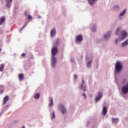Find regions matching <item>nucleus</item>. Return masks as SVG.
<instances>
[{"label":"nucleus","instance_id":"4","mask_svg":"<svg viewBox=\"0 0 128 128\" xmlns=\"http://www.w3.org/2000/svg\"><path fill=\"white\" fill-rule=\"evenodd\" d=\"M84 40V38L82 35H78L76 36V44H80V42H82Z\"/></svg>","mask_w":128,"mask_h":128},{"label":"nucleus","instance_id":"5","mask_svg":"<svg viewBox=\"0 0 128 128\" xmlns=\"http://www.w3.org/2000/svg\"><path fill=\"white\" fill-rule=\"evenodd\" d=\"M58 108L60 112L64 114V106L62 104H60Z\"/></svg>","mask_w":128,"mask_h":128},{"label":"nucleus","instance_id":"24","mask_svg":"<svg viewBox=\"0 0 128 128\" xmlns=\"http://www.w3.org/2000/svg\"><path fill=\"white\" fill-rule=\"evenodd\" d=\"M53 118H56V115L54 114V112H53L52 113V119L53 120Z\"/></svg>","mask_w":128,"mask_h":128},{"label":"nucleus","instance_id":"21","mask_svg":"<svg viewBox=\"0 0 128 128\" xmlns=\"http://www.w3.org/2000/svg\"><path fill=\"white\" fill-rule=\"evenodd\" d=\"M40 93H36V94L34 95V98H36V99L38 100V98H40Z\"/></svg>","mask_w":128,"mask_h":128},{"label":"nucleus","instance_id":"19","mask_svg":"<svg viewBox=\"0 0 128 128\" xmlns=\"http://www.w3.org/2000/svg\"><path fill=\"white\" fill-rule=\"evenodd\" d=\"M4 20H6V18H4V16H2V17L0 18V22H1V24H2V22H4Z\"/></svg>","mask_w":128,"mask_h":128},{"label":"nucleus","instance_id":"16","mask_svg":"<svg viewBox=\"0 0 128 128\" xmlns=\"http://www.w3.org/2000/svg\"><path fill=\"white\" fill-rule=\"evenodd\" d=\"M4 68V64H1L0 65V72H3Z\"/></svg>","mask_w":128,"mask_h":128},{"label":"nucleus","instance_id":"14","mask_svg":"<svg viewBox=\"0 0 128 128\" xmlns=\"http://www.w3.org/2000/svg\"><path fill=\"white\" fill-rule=\"evenodd\" d=\"M122 46H128V38L126 39L124 42L122 43Z\"/></svg>","mask_w":128,"mask_h":128},{"label":"nucleus","instance_id":"13","mask_svg":"<svg viewBox=\"0 0 128 128\" xmlns=\"http://www.w3.org/2000/svg\"><path fill=\"white\" fill-rule=\"evenodd\" d=\"M49 106H50L51 108L54 106V100L52 98H51L50 100V103H49L48 104Z\"/></svg>","mask_w":128,"mask_h":128},{"label":"nucleus","instance_id":"40","mask_svg":"<svg viewBox=\"0 0 128 128\" xmlns=\"http://www.w3.org/2000/svg\"><path fill=\"white\" fill-rule=\"evenodd\" d=\"M124 82H126V80H124Z\"/></svg>","mask_w":128,"mask_h":128},{"label":"nucleus","instance_id":"30","mask_svg":"<svg viewBox=\"0 0 128 128\" xmlns=\"http://www.w3.org/2000/svg\"><path fill=\"white\" fill-rule=\"evenodd\" d=\"M74 78H76H76H78V76H76V74L74 75Z\"/></svg>","mask_w":128,"mask_h":128},{"label":"nucleus","instance_id":"1","mask_svg":"<svg viewBox=\"0 0 128 128\" xmlns=\"http://www.w3.org/2000/svg\"><path fill=\"white\" fill-rule=\"evenodd\" d=\"M58 52V49L56 47H53L51 50L52 54V60H51V66L52 68H54L56 64V58L54 57Z\"/></svg>","mask_w":128,"mask_h":128},{"label":"nucleus","instance_id":"12","mask_svg":"<svg viewBox=\"0 0 128 128\" xmlns=\"http://www.w3.org/2000/svg\"><path fill=\"white\" fill-rule=\"evenodd\" d=\"M19 80H22L24 78V74H18Z\"/></svg>","mask_w":128,"mask_h":128},{"label":"nucleus","instance_id":"36","mask_svg":"<svg viewBox=\"0 0 128 128\" xmlns=\"http://www.w3.org/2000/svg\"><path fill=\"white\" fill-rule=\"evenodd\" d=\"M22 128H26L24 126H22Z\"/></svg>","mask_w":128,"mask_h":128},{"label":"nucleus","instance_id":"31","mask_svg":"<svg viewBox=\"0 0 128 128\" xmlns=\"http://www.w3.org/2000/svg\"><path fill=\"white\" fill-rule=\"evenodd\" d=\"M82 96H83L84 97V98H86V94H85L84 93H83V94H82Z\"/></svg>","mask_w":128,"mask_h":128},{"label":"nucleus","instance_id":"6","mask_svg":"<svg viewBox=\"0 0 128 128\" xmlns=\"http://www.w3.org/2000/svg\"><path fill=\"white\" fill-rule=\"evenodd\" d=\"M6 6L7 8H10L12 6V0H6Z\"/></svg>","mask_w":128,"mask_h":128},{"label":"nucleus","instance_id":"10","mask_svg":"<svg viewBox=\"0 0 128 128\" xmlns=\"http://www.w3.org/2000/svg\"><path fill=\"white\" fill-rule=\"evenodd\" d=\"M102 98V92H98V95L96 97V101L98 102V100H100V98Z\"/></svg>","mask_w":128,"mask_h":128},{"label":"nucleus","instance_id":"39","mask_svg":"<svg viewBox=\"0 0 128 128\" xmlns=\"http://www.w3.org/2000/svg\"><path fill=\"white\" fill-rule=\"evenodd\" d=\"M116 8H118V6H116Z\"/></svg>","mask_w":128,"mask_h":128},{"label":"nucleus","instance_id":"22","mask_svg":"<svg viewBox=\"0 0 128 128\" xmlns=\"http://www.w3.org/2000/svg\"><path fill=\"white\" fill-rule=\"evenodd\" d=\"M60 42V39H57L54 44L56 46H58Z\"/></svg>","mask_w":128,"mask_h":128},{"label":"nucleus","instance_id":"29","mask_svg":"<svg viewBox=\"0 0 128 128\" xmlns=\"http://www.w3.org/2000/svg\"><path fill=\"white\" fill-rule=\"evenodd\" d=\"M4 94V90H0V94Z\"/></svg>","mask_w":128,"mask_h":128},{"label":"nucleus","instance_id":"9","mask_svg":"<svg viewBox=\"0 0 128 128\" xmlns=\"http://www.w3.org/2000/svg\"><path fill=\"white\" fill-rule=\"evenodd\" d=\"M102 114H103V116H106V114H108V108H106V106H104L103 107Z\"/></svg>","mask_w":128,"mask_h":128},{"label":"nucleus","instance_id":"8","mask_svg":"<svg viewBox=\"0 0 128 128\" xmlns=\"http://www.w3.org/2000/svg\"><path fill=\"white\" fill-rule=\"evenodd\" d=\"M8 100H10V97L8 96H6L5 97H4L2 102V104H6V102H8Z\"/></svg>","mask_w":128,"mask_h":128},{"label":"nucleus","instance_id":"42","mask_svg":"<svg viewBox=\"0 0 128 128\" xmlns=\"http://www.w3.org/2000/svg\"><path fill=\"white\" fill-rule=\"evenodd\" d=\"M65 113H66V110H65Z\"/></svg>","mask_w":128,"mask_h":128},{"label":"nucleus","instance_id":"15","mask_svg":"<svg viewBox=\"0 0 128 128\" xmlns=\"http://www.w3.org/2000/svg\"><path fill=\"white\" fill-rule=\"evenodd\" d=\"M126 9H124L123 12L120 14L119 15V16H124V14H126Z\"/></svg>","mask_w":128,"mask_h":128},{"label":"nucleus","instance_id":"2","mask_svg":"<svg viewBox=\"0 0 128 128\" xmlns=\"http://www.w3.org/2000/svg\"><path fill=\"white\" fill-rule=\"evenodd\" d=\"M116 36H119V37L118 39L115 40L116 44H118V42H122V40H124L126 38L128 37V33L126 32H120L116 33Z\"/></svg>","mask_w":128,"mask_h":128},{"label":"nucleus","instance_id":"41","mask_svg":"<svg viewBox=\"0 0 128 128\" xmlns=\"http://www.w3.org/2000/svg\"><path fill=\"white\" fill-rule=\"evenodd\" d=\"M1 25V22H0V26Z\"/></svg>","mask_w":128,"mask_h":128},{"label":"nucleus","instance_id":"17","mask_svg":"<svg viewBox=\"0 0 128 128\" xmlns=\"http://www.w3.org/2000/svg\"><path fill=\"white\" fill-rule=\"evenodd\" d=\"M110 34H106L104 35V39L105 40H108L110 38Z\"/></svg>","mask_w":128,"mask_h":128},{"label":"nucleus","instance_id":"23","mask_svg":"<svg viewBox=\"0 0 128 128\" xmlns=\"http://www.w3.org/2000/svg\"><path fill=\"white\" fill-rule=\"evenodd\" d=\"M95 0H88V2L90 4H94Z\"/></svg>","mask_w":128,"mask_h":128},{"label":"nucleus","instance_id":"3","mask_svg":"<svg viewBox=\"0 0 128 128\" xmlns=\"http://www.w3.org/2000/svg\"><path fill=\"white\" fill-rule=\"evenodd\" d=\"M115 70L116 72H120L122 70V64L120 62L118 61L116 63Z\"/></svg>","mask_w":128,"mask_h":128},{"label":"nucleus","instance_id":"37","mask_svg":"<svg viewBox=\"0 0 128 128\" xmlns=\"http://www.w3.org/2000/svg\"><path fill=\"white\" fill-rule=\"evenodd\" d=\"M2 52V48H0V52Z\"/></svg>","mask_w":128,"mask_h":128},{"label":"nucleus","instance_id":"25","mask_svg":"<svg viewBox=\"0 0 128 128\" xmlns=\"http://www.w3.org/2000/svg\"><path fill=\"white\" fill-rule=\"evenodd\" d=\"M28 20H32V17L30 14L28 15Z\"/></svg>","mask_w":128,"mask_h":128},{"label":"nucleus","instance_id":"35","mask_svg":"<svg viewBox=\"0 0 128 128\" xmlns=\"http://www.w3.org/2000/svg\"><path fill=\"white\" fill-rule=\"evenodd\" d=\"M120 30V28H118V29H117V32H118Z\"/></svg>","mask_w":128,"mask_h":128},{"label":"nucleus","instance_id":"11","mask_svg":"<svg viewBox=\"0 0 128 128\" xmlns=\"http://www.w3.org/2000/svg\"><path fill=\"white\" fill-rule=\"evenodd\" d=\"M112 124H116L118 122V118H112Z\"/></svg>","mask_w":128,"mask_h":128},{"label":"nucleus","instance_id":"32","mask_svg":"<svg viewBox=\"0 0 128 128\" xmlns=\"http://www.w3.org/2000/svg\"><path fill=\"white\" fill-rule=\"evenodd\" d=\"M71 62H74V59H71Z\"/></svg>","mask_w":128,"mask_h":128},{"label":"nucleus","instance_id":"28","mask_svg":"<svg viewBox=\"0 0 128 128\" xmlns=\"http://www.w3.org/2000/svg\"><path fill=\"white\" fill-rule=\"evenodd\" d=\"M22 58H24V56H26V54L25 53L22 54Z\"/></svg>","mask_w":128,"mask_h":128},{"label":"nucleus","instance_id":"7","mask_svg":"<svg viewBox=\"0 0 128 128\" xmlns=\"http://www.w3.org/2000/svg\"><path fill=\"white\" fill-rule=\"evenodd\" d=\"M81 88L84 92H86V84H84V80H82V84L80 85Z\"/></svg>","mask_w":128,"mask_h":128},{"label":"nucleus","instance_id":"38","mask_svg":"<svg viewBox=\"0 0 128 128\" xmlns=\"http://www.w3.org/2000/svg\"><path fill=\"white\" fill-rule=\"evenodd\" d=\"M122 32H124V31H122Z\"/></svg>","mask_w":128,"mask_h":128},{"label":"nucleus","instance_id":"20","mask_svg":"<svg viewBox=\"0 0 128 128\" xmlns=\"http://www.w3.org/2000/svg\"><path fill=\"white\" fill-rule=\"evenodd\" d=\"M92 60L89 61L87 64L88 68H90V66H92Z\"/></svg>","mask_w":128,"mask_h":128},{"label":"nucleus","instance_id":"27","mask_svg":"<svg viewBox=\"0 0 128 128\" xmlns=\"http://www.w3.org/2000/svg\"><path fill=\"white\" fill-rule=\"evenodd\" d=\"M56 28H53L51 30L50 32H56Z\"/></svg>","mask_w":128,"mask_h":128},{"label":"nucleus","instance_id":"33","mask_svg":"<svg viewBox=\"0 0 128 128\" xmlns=\"http://www.w3.org/2000/svg\"><path fill=\"white\" fill-rule=\"evenodd\" d=\"M25 16H26V12H24Z\"/></svg>","mask_w":128,"mask_h":128},{"label":"nucleus","instance_id":"26","mask_svg":"<svg viewBox=\"0 0 128 128\" xmlns=\"http://www.w3.org/2000/svg\"><path fill=\"white\" fill-rule=\"evenodd\" d=\"M56 36V32H51L50 33V36L52 38Z\"/></svg>","mask_w":128,"mask_h":128},{"label":"nucleus","instance_id":"34","mask_svg":"<svg viewBox=\"0 0 128 128\" xmlns=\"http://www.w3.org/2000/svg\"><path fill=\"white\" fill-rule=\"evenodd\" d=\"M38 18H42V16H38Z\"/></svg>","mask_w":128,"mask_h":128},{"label":"nucleus","instance_id":"18","mask_svg":"<svg viewBox=\"0 0 128 128\" xmlns=\"http://www.w3.org/2000/svg\"><path fill=\"white\" fill-rule=\"evenodd\" d=\"M26 26H28V23H25L24 24L22 28L20 30H19V32H22V30H24V28H26Z\"/></svg>","mask_w":128,"mask_h":128}]
</instances>
